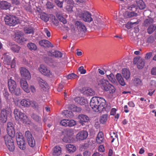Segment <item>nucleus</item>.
Listing matches in <instances>:
<instances>
[{"label":"nucleus","instance_id":"obj_1","mask_svg":"<svg viewBox=\"0 0 156 156\" xmlns=\"http://www.w3.org/2000/svg\"><path fill=\"white\" fill-rule=\"evenodd\" d=\"M106 101L102 98L93 97L90 102V106L95 112L102 111L105 108Z\"/></svg>","mask_w":156,"mask_h":156},{"label":"nucleus","instance_id":"obj_2","mask_svg":"<svg viewBox=\"0 0 156 156\" xmlns=\"http://www.w3.org/2000/svg\"><path fill=\"white\" fill-rule=\"evenodd\" d=\"M9 88L10 92L16 96H19L21 94L20 89L17 87L16 82L11 78L8 80Z\"/></svg>","mask_w":156,"mask_h":156},{"label":"nucleus","instance_id":"obj_3","mask_svg":"<svg viewBox=\"0 0 156 156\" xmlns=\"http://www.w3.org/2000/svg\"><path fill=\"white\" fill-rule=\"evenodd\" d=\"M5 24L10 26H14L19 22V20L13 15H6L4 18Z\"/></svg>","mask_w":156,"mask_h":156},{"label":"nucleus","instance_id":"obj_4","mask_svg":"<svg viewBox=\"0 0 156 156\" xmlns=\"http://www.w3.org/2000/svg\"><path fill=\"white\" fill-rule=\"evenodd\" d=\"M14 136L8 134L6 135L4 137L5 144L9 150L11 151H13L15 149L13 141L12 138Z\"/></svg>","mask_w":156,"mask_h":156},{"label":"nucleus","instance_id":"obj_5","mask_svg":"<svg viewBox=\"0 0 156 156\" xmlns=\"http://www.w3.org/2000/svg\"><path fill=\"white\" fill-rule=\"evenodd\" d=\"M16 139L17 144L19 148L22 150L26 148L25 142L21 133H18L16 135Z\"/></svg>","mask_w":156,"mask_h":156},{"label":"nucleus","instance_id":"obj_6","mask_svg":"<svg viewBox=\"0 0 156 156\" xmlns=\"http://www.w3.org/2000/svg\"><path fill=\"white\" fill-rule=\"evenodd\" d=\"M25 137L29 145L31 147H34L35 144V142L31 132L27 130L25 132Z\"/></svg>","mask_w":156,"mask_h":156},{"label":"nucleus","instance_id":"obj_7","mask_svg":"<svg viewBox=\"0 0 156 156\" xmlns=\"http://www.w3.org/2000/svg\"><path fill=\"white\" fill-rule=\"evenodd\" d=\"M20 105L23 106L28 107L31 105L32 107H36L37 103L34 101H30L29 99H23L20 102Z\"/></svg>","mask_w":156,"mask_h":156},{"label":"nucleus","instance_id":"obj_8","mask_svg":"<svg viewBox=\"0 0 156 156\" xmlns=\"http://www.w3.org/2000/svg\"><path fill=\"white\" fill-rule=\"evenodd\" d=\"M133 62L134 64H137V67L138 69H142L144 66V60L140 57H136L134 58Z\"/></svg>","mask_w":156,"mask_h":156},{"label":"nucleus","instance_id":"obj_9","mask_svg":"<svg viewBox=\"0 0 156 156\" xmlns=\"http://www.w3.org/2000/svg\"><path fill=\"white\" fill-rule=\"evenodd\" d=\"M20 73L22 76L26 80H30L31 76L28 69L25 67H22L20 69Z\"/></svg>","mask_w":156,"mask_h":156},{"label":"nucleus","instance_id":"obj_10","mask_svg":"<svg viewBox=\"0 0 156 156\" xmlns=\"http://www.w3.org/2000/svg\"><path fill=\"white\" fill-rule=\"evenodd\" d=\"M80 16L82 18L85 22H90L93 20L91 14L87 12H84L81 13Z\"/></svg>","mask_w":156,"mask_h":156},{"label":"nucleus","instance_id":"obj_11","mask_svg":"<svg viewBox=\"0 0 156 156\" xmlns=\"http://www.w3.org/2000/svg\"><path fill=\"white\" fill-rule=\"evenodd\" d=\"M88 136V133L87 131L82 130L77 134L76 138L77 140H82L87 138Z\"/></svg>","mask_w":156,"mask_h":156},{"label":"nucleus","instance_id":"obj_12","mask_svg":"<svg viewBox=\"0 0 156 156\" xmlns=\"http://www.w3.org/2000/svg\"><path fill=\"white\" fill-rule=\"evenodd\" d=\"M7 131L8 134L11 136H14L15 131L14 126L12 122H9L8 123Z\"/></svg>","mask_w":156,"mask_h":156},{"label":"nucleus","instance_id":"obj_13","mask_svg":"<svg viewBox=\"0 0 156 156\" xmlns=\"http://www.w3.org/2000/svg\"><path fill=\"white\" fill-rule=\"evenodd\" d=\"M20 85L22 88L27 93H29L30 91L28 88V85L27 82L24 79H22L20 80Z\"/></svg>","mask_w":156,"mask_h":156},{"label":"nucleus","instance_id":"obj_14","mask_svg":"<svg viewBox=\"0 0 156 156\" xmlns=\"http://www.w3.org/2000/svg\"><path fill=\"white\" fill-rule=\"evenodd\" d=\"M62 154V149L59 146L56 145L53 148L52 154L54 156H59Z\"/></svg>","mask_w":156,"mask_h":156},{"label":"nucleus","instance_id":"obj_15","mask_svg":"<svg viewBox=\"0 0 156 156\" xmlns=\"http://www.w3.org/2000/svg\"><path fill=\"white\" fill-rule=\"evenodd\" d=\"M0 8L3 10H9L12 6L10 3L4 1H0Z\"/></svg>","mask_w":156,"mask_h":156},{"label":"nucleus","instance_id":"obj_16","mask_svg":"<svg viewBox=\"0 0 156 156\" xmlns=\"http://www.w3.org/2000/svg\"><path fill=\"white\" fill-rule=\"evenodd\" d=\"M39 85L42 89L44 91H48V84L44 80L41 79L39 82Z\"/></svg>","mask_w":156,"mask_h":156},{"label":"nucleus","instance_id":"obj_17","mask_svg":"<svg viewBox=\"0 0 156 156\" xmlns=\"http://www.w3.org/2000/svg\"><path fill=\"white\" fill-rule=\"evenodd\" d=\"M109 83H110L108 81L104 79H101L98 82V85L104 90L105 89H107V88L106 87Z\"/></svg>","mask_w":156,"mask_h":156},{"label":"nucleus","instance_id":"obj_18","mask_svg":"<svg viewBox=\"0 0 156 156\" xmlns=\"http://www.w3.org/2000/svg\"><path fill=\"white\" fill-rule=\"evenodd\" d=\"M79 119H80L79 122L83 125L84 122H88L89 119V118L87 115L83 114H81L79 116Z\"/></svg>","mask_w":156,"mask_h":156},{"label":"nucleus","instance_id":"obj_19","mask_svg":"<svg viewBox=\"0 0 156 156\" xmlns=\"http://www.w3.org/2000/svg\"><path fill=\"white\" fill-rule=\"evenodd\" d=\"M154 23V20L151 17H149L146 19L144 21L143 24V26L147 27L151 25Z\"/></svg>","mask_w":156,"mask_h":156},{"label":"nucleus","instance_id":"obj_20","mask_svg":"<svg viewBox=\"0 0 156 156\" xmlns=\"http://www.w3.org/2000/svg\"><path fill=\"white\" fill-rule=\"evenodd\" d=\"M7 53H4L2 57L3 60V63L5 65H10L11 61V57L8 55H7Z\"/></svg>","mask_w":156,"mask_h":156},{"label":"nucleus","instance_id":"obj_21","mask_svg":"<svg viewBox=\"0 0 156 156\" xmlns=\"http://www.w3.org/2000/svg\"><path fill=\"white\" fill-rule=\"evenodd\" d=\"M40 72L45 76L49 75V72L46 67L44 65H41L39 68Z\"/></svg>","mask_w":156,"mask_h":156},{"label":"nucleus","instance_id":"obj_22","mask_svg":"<svg viewBox=\"0 0 156 156\" xmlns=\"http://www.w3.org/2000/svg\"><path fill=\"white\" fill-rule=\"evenodd\" d=\"M21 114L20 117H19V120L20 119L23 123L25 124H30V122L28 119L27 115L23 113Z\"/></svg>","mask_w":156,"mask_h":156},{"label":"nucleus","instance_id":"obj_23","mask_svg":"<svg viewBox=\"0 0 156 156\" xmlns=\"http://www.w3.org/2000/svg\"><path fill=\"white\" fill-rule=\"evenodd\" d=\"M116 77L120 85L122 86H124L126 85L125 82L121 74L117 73L116 75Z\"/></svg>","mask_w":156,"mask_h":156},{"label":"nucleus","instance_id":"obj_24","mask_svg":"<svg viewBox=\"0 0 156 156\" xmlns=\"http://www.w3.org/2000/svg\"><path fill=\"white\" fill-rule=\"evenodd\" d=\"M75 101L81 105H84L87 102V100L82 97H77L74 99Z\"/></svg>","mask_w":156,"mask_h":156},{"label":"nucleus","instance_id":"obj_25","mask_svg":"<svg viewBox=\"0 0 156 156\" xmlns=\"http://www.w3.org/2000/svg\"><path fill=\"white\" fill-rule=\"evenodd\" d=\"M50 53L52 56L57 58L61 57L62 55V53L61 52L54 50H51L50 51H49Z\"/></svg>","mask_w":156,"mask_h":156},{"label":"nucleus","instance_id":"obj_26","mask_svg":"<svg viewBox=\"0 0 156 156\" xmlns=\"http://www.w3.org/2000/svg\"><path fill=\"white\" fill-rule=\"evenodd\" d=\"M66 149L69 153H73L76 150V147L74 145L71 144H68L66 146Z\"/></svg>","mask_w":156,"mask_h":156},{"label":"nucleus","instance_id":"obj_27","mask_svg":"<svg viewBox=\"0 0 156 156\" xmlns=\"http://www.w3.org/2000/svg\"><path fill=\"white\" fill-rule=\"evenodd\" d=\"M122 74L124 78L126 80H128L130 76V73L129 70L126 69H123L122 70Z\"/></svg>","mask_w":156,"mask_h":156},{"label":"nucleus","instance_id":"obj_28","mask_svg":"<svg viewBox=\"0 0 156 156\" xmlns=\"http://www.w3.org/2000/svg\"><path fill=\"white\" fill-rule=\"evenodd\" d=\"M75 25L77 26V28L80 30L85 31L86 29L85 25L81 22L77 21L75 23Z\"/></svg>","mask_w":156,"mask_h":156},{"label":"nucleus","instance_id":"obj_29","mask_svg":"<svg viewBox=\"0 0 156 156\" xmlns=\"http://www.w3.org/2000/svg\"><path fill=\"white\" fill-rule=\"evenodd\" d=\"M96 142L98 144H101L103 141V134L101 132H99L96 139Z\"/></svg>","mask_w":156,"mask_h":156},{"label":"nucleus","instance_id":"obj_30","mask_svg":"<svg viewBox=\"0 0 156 156\" xmlns=\"http://www.w3.org/2000/svg\"><path fill=\"white\" fill-rule=\"evenodd\" d=\"M34 28L31 26H28L24 28V32L27 34H33L34 33Z\"/></svg>","mask_w":156,"mask_h":156},{"label":"nucleus","instance_id":"obj_31","mask_svg":"<svg viewBox=\"0 0 156 156\" xmlns=\"http://www.w3.org/2000/svg\"><path fill=\"white\" fill-rule=\"evenodd\" d=\"M105 73L109 81L112 83H116V81L115 79V76L112 73H111L109 74H108L107 73L106 71H105Z\"/></svg>","mask_w":156,"mask_h":156},{"label":"nucleus","instance_id":"obj_32","mask_svg":"<svg viewBox=\"0 0 156 156\" xmlns=\"http://www.w3.org/2000/svg\"><path fill=\"white\" fill-rule=\"evenodd\" d=\"M136 2L140 9H143L145 8L146 5L142 0H137L136 1Z\"/></svg>","mask_w":156,"mask_h":156},{"label":"nucleus","instance_id":"obj_33","mask_svg":"<svg viewBox=\"0 0 156 156\" xmlns=\"http://www.w3.org/2000/svg\"><path fill=\"white\" fill-rule=\"evenodd\" d=\"M1 113H3L4 115L7 116H9L11 114V109L10 108L7 107L2 110Z\"/></svg>","mask_w":156,"mask_h":156},{"label":"nucleus","instance_id":"obj_34","mask_svg":"<svg viewBox=\"0 0 156 156\" xmlns=\"http://www.w3.org/2000/svg\"><path fill=\"white\" fill-rule=\"evenodd\" d=\"M106 88H107V89H105L104 90L106 91H108L110 94H113L115 92V90L114 87L110 83Z\"/></svg>","mask_w":156,"mask_h":156},{"label":"nucleus","instance_id":"obj_35","mask_svg":"<svg viewBox=\"0 0 156 156\" xmlns=\"http://www.w3.org/2000/svg\"><path fill=\"white\" fill-rule=\"evenodd\" d=\"M23 113L21 112L18 109L15 108L14 111V114L16 119L17 120H19V117H20L21 114Z\"/></svg>","mask_w":156,"mask_h":156},{"label":"nucleus","instance_id":"obj_36","mask_svg":"<svg viewBox=\"0 0 156 156\" xmlns=\"http://www.w3.org/2000/svg\"><path fill=\"white\" fill-rule=\"evenodd\" d=\"M63 132L68 137H71L74 134V131L72 129H65Z\"/></svg>","mask_w":156,"mask_h":156},{"label":"nucleus","instance_id":"obj_37","mask_svg":"<svg viewBox=\"0 0 156 156\" xmlns=\"http://www.w3.org/2000/svg\"><path fill=\"white\" fill-rule=\"evenodd\" d=\"M39 44L41 46L45 48L48 47L49 46V41L46 40H42L39 41Z\"/></svg>","mask_w":156,"mask_h":156},{"label":"nucleus","instance_id":"obj_38","mask_svg":"<svg viewBox=\"0 0 156 156\" xmlns=\"http://www.w3.org/2000/svg\"><path fill=\"white\" fill-rule=\"evenodd\" d=\"M62 114L67 118H72L73 116L72 112L67 110L64 111L62 112Z\"/></svg>","mask_w":156,"mask_h":156},{"label":"nucleus","instance_id":"obj_39","mask_svg":"<svg viewBox=\"0 0 156 156\" xmlns=\"http://www.w3.org/2000/svg\"><path fill=\"white\" fill-rule=\"evenodd\" d=\"M148 27L147 32L149 34L152 33L156 29V26L154 24H153Z\"/></svg>","mask_w":156,"mask_h":156},{"label":"nucleus","instance_id":"obj_40","mask_svg":"<svg viewBox=\"0 0 156 156\" xmlns=\"http://www.w3.org/2000/svg\"><path fill=\"white\" fill-rule=\"evenodd\" d=\"M49 18H50L51 21L56 26L58 25V20L55 18V16L52 14H50L49 15Z\"/></svg>","mask_w":156,"mask_h":156},{"label":"nucleus","instance_id":"obj_41","mask_svg":"<svg viewBox=\"0 0 156 156\" xmlns=\"http://www.w3.org/2000/svg\"><path fill=\"white\" fill-rule=\"evenodd\" d=\"M3 95L7 101H9L10 100L9 94L7 90L4 89L3 91Z\"/></svg>","mask_w":156,"mask_h":156},{"label":"nucleus","instance_id":"obj_42","mask_svg":"<svg viewBox=\"0 0 156 156\" xmlns=\"http://www.w3.org/2000/svg\"><path fill=\"white\" fill-rule=\"evenodd\" d=\"M28 48L31 50H35L37 49V47L36 44L31 42L27 44Z\"/></svg>","mask_w":156,"mask_h":156},{"label":"nucleus","instance_id":"obj_43","mask_svg":"<svg viewBox=\"0 0 156 156\" xmlns=\"http://www.w3.org/2000/svg\"><path fill=\"white\" fill-rule=\"evenodd\" d=\"M11 49L13 52L18 53L20 49V47L16 44H14L11 46Z\"/></svg>","mask_w":156,"mask_h":156},{"label":"nucleus","instance_id":"obj_44","mask_svg":"<svg viewBox=\"0 0 156 156\" xmlns=\"http://www.w3.org/2000/svg\"><path fill=\"white\" fill-rule=\"evenodd\" d=\"M108 115L105 114L102 115L101 117L100 121L101 122L102 124L105 123L107 121V119Z\"/></svg>","mask_w":156,"mask_h":156},{"label":"nucleus","instance_id":"obj_45","mask_svg":"<svg viewBox=\"0 0 156 156\" xmlns=\"http://www.w3.org/2000/svg\"><path fill=\"white\" fill-rule=\"evenodd\" d=\"M68 122L67 126L70 127H72L76 124V122L72 119H68Z\"/></svg>","mask_w":156,"mask_h":156},{"label":"nucleus","instance_id":"obj_46","mask_svg":"<svg viewBox=\"0 0 156 156\" xmlns=\"http://www.w3.org/2000/svg\"><path fill=\"white\" fill-rule=\"evenodd\" d=\"M133 82L134 84L136 86L140 85L141 84V80L139 78H135L133 80Z\"/></svg>","mask_w":156,"mask_h":156},{"label":"nucleus","instance_id":"obj_47","mask_svg":"<svg viewBox=\"0 0 156 156\" xmlns=\"http://www.w3.org/2000/svg\"><path fill=\"white\" fill-rule=\"evenodd\" d=\"M125 15H127V17L130 18L137 15V14L134 12H126L125 13Z\"/></svg>","mask_w":156,"mask_h":156},{"label":"nucleus","instance_id":"obj_48","mask_svg":"<svg viewBox=\"0 0 156 156\" xmlns=\"http://www.w3.org/2000/svg\"><path fill=\"white\" fill-rule=\"evenodd\" d=\"M57 65L58 63L56 61L52 59L49 60V66L53 68L57 66Z\"/></svg>","mask_w":156,"mask_h":156},{"label":"nucleus","instance_id":"obj_49","mask_svg":"<svg viewBox=\"0 0 156 156\" xmlns=\"http://www.w3.org/2000/svg\"><path fill=\"white\" fill-rule=\"evenodd\" d=\"M7 116L1 113L0 120L3 122H5L7 120Z\"/></svg>","mask_w":156,"mask_h":156},{"label":"nucleus","instance_id":"obj_50","mask_svg":"<svg viewBox=\"0 0 156 156\" xmlns=\"http://www.w3.org/2000/svg\"><path fill=\"white\" fill-rule=\"evenodd\" d=\"M140 20H138L136 22H130V23L129 24H127V28H131V26L134 24H137L139 23Z\"/></svg>","mask_w":156,"mask_h":156},{"label":"nucleus","instance_id":"obj_51","mask_svg":"<svg viewBox=\"0 0 156 156\" xmlns=\"http://www.w3.org/2000/svg\"><path fill=\"white\" fill-rule=\"evenodd\" d=\"M68 121V119H63L61 121L60 124L62 126H67Z\"/></svg>","mask_w":156,"mask_h":156},{"label":"nucleus","instance_id":"obj_52","mask_svg":"<svg viewBox=\"0 0 156 156\" xmlns=\"http://www.w3.org/2000/svg\"><path fill=\"white\" fill-rule=\"evenodd\" d=\"M40 17L41 19L45 22L48 21L49 20V17L46 16V15L45 14L41 15L40 16Z\"/></svg>","mask_w":156,"mask_h":156},{"label":"nucleus","instance_id":"obj_53","mask_svg":"<svg viewBox=\"0 0 156 156\" xmlns=\"http://www.w3.org/2000/svg\"><path fill=\"white\" fill-rule=\"evenodd\" d=\"M55 2L57 5L60 8L62 7L63 1H60L59 0H55Z\"/></svg>","mask_w":156,"mask_h":156},{"label":"nucleus","instance_id":"obj_54","mask_svg":"<svg viewBox=\"0 0 156 156\" xmlns=\"http://www.w3.org/2000/svg\"><path fill=\"white\" fill-rule=\"evenodd\" d=\"M154 37L152 36H150L147 38L146 43H152L154 42Z\"/></svg>","mask_w":156,"mask_h":156},{"label":"nucleus","instance_id":"obj_55","mask_svg":"<svg viewBox=\"0 0 156 156\" xmlns=\"http://www.w3.org/2000/svg\"><path fill=\"white\" fill-rule=\"evenodd\" d=\"M77 76L74 73H71L67 75V78L68 79H75Z\"/></svg>","mask_w":156,"mask_h":156},{"label":"nucleus","instance_id":"obj_56","mask_svg":"<svg viewBox=\"0 0 156 156\" xmlns=\"http://www.w3.org/2000/svg\"><path fill=\"white\" fill-rule=\"evenodd\" d=\"M57 16H58V18L59 20V21L62 23L64 24L66 23V20L62 16L58 15H57Z\"/></svg>","mask_w":156,"mask_h":156},{"label":"nucleus","instance_id":"obj_57","mask_svg":"<svg viewBox=\"0 0 156 156\" xmlns=\"http://www.w3.org/2000/svg\"><path fill=\"white\" fill-rule=\"evenodd\" d=\"M78 71L79 72H80L81 74H84L86 72V70L84 69V67L83 66H81L78 69Z\"/></svg>","mask_w":156,"mask_h":156},{"label":"nucleus","instance_id":"obj_58","mask_svg":"<svg viewBox=\"0 0 156 156\" xmlns=\"http://www.w3.org/2000/svg\"><path fill=\"white\" fill-rule=\"evenodd\" d=\"M18 42L21 44H23V43L25 41H26V39L24 37L20 36L18 39Z\"/></svg>","mask_w":156,"mask_h":156},{"label":"nucleus","instance_id":"obj_59","mask_svg":"<svg viewBox=\"0 0 156 156\" xmlns=\"http://www.w3.org/2000/svg\"><path fill=\"white\" fill-rule=\"evenodd\" d=\"M31 117L33 119L36 121H38L41 119V118L35 114H33Z\"/></svg>","mask_w":156,"mask_h":156},{"label":"nucleus","instance_id":"obj_60","mask_svg":"<svg viewBox=\"0 0 156 156\" xmlns=\"http://www.w3.org/2000/svg\"><path fill=\"white\" fill-rule=\"evenodd\" d=\"M24 8L25 10L29 12H31L32 9L30 5L29 4H27L24 6Z\"/></svg>","mask_w":156,"mask_h":156},{"label":"nucleus","instance_id":"obj_61","mask_svg":"<svg viewBox=\"0 0 156 156\" xmlns=\"http://www.w3.org/2000/svg\"><path fill=\"white\" fill-rule=\"evenodd\" d=\"M136 6L135 5H128L127 7V9L130 10H134L135 9H136Z\"/></svg>","mask_w":156,"mask_h":156},{"label":"nucleus","instance_id":"obj_62","mask_svg":"<svg viewBox=\"0 0 156 156\" xmlns=\"http://www.w3.org/2000/svg\"><path fill=\"white\" fill-rule=\"evenodd\" d=\"M12 4L16 5H18L20 3V1L19 0H11Z\"/></svg>","mask_w":156,"mask_h":156},{"label":"nucleus","instance_id":"obj_63","mask_svg":"<svg viewBox=\"0 0 156 156\" xmlns=\"http://www.w3.org/2000/svg\"><path fill=\"white\" fill-rule=\"evenodd\" d=\"M98 151L100 152H103L105 151L104 146L103 145H100L99 146L98 148Z\"/></svg>","mask_w":156,"mask_h":156},{"label":"nucleus","instance_id":"obj_64","mask_svg":"<svg viewBox=\"0 0 156 156\" xmlns=\"http://www.w3.org/2000/svg\"><path fill=\"white\" fill-rule=\"evenodd\" d=\"M151 73L153 75H156V67H153L151 70Z\"/></svg>","mask_w":156,"mask_h":156}]
</instances>
